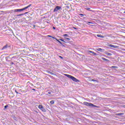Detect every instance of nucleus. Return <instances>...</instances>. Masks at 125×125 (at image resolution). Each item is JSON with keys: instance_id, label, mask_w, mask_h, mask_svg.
<instances>
[{"instance_id": "obj_19", "label": "nucleus", "mask_w": 125, "mask_h": 125, "mask_svg": "<svg viewBox=\"0 0 125 125\" xmlns=\"http://www.w3.org/2000/svg\"><path fill=\"white\" fill-rule=\"evenodd\" d=\"M63 37H66L67 38H69V35L68 34H63Z\"/></svg>"}, {"instance_id": "obj_3", "label": "nucleus", "mask_w": 125, "mask_h": 125, "mask_svg": "<svg viewBox=\"0 0 125 125\" xmlns=\"http://www.w3.org/2000/svg\"><path fill=\"white\" fill-rule=\"evenodd\" d=\"M38 108L39 109H40V110H42V112H46V110L42 105H39Z\"/></svg>"}, {"instance_id": "obj_16", "label": "nucleus", "mask_w": 125, "mask_h": 125, "mask_svg": "<svg viewBox=\"0 0 125 125\" xmlns=\"http://www.w3.org/2000/svg\"><path fill=\"white\" fill-rule=\"evenodd\" d=\"M111 68H112V69H118V66H112Z\"/></svg>"}, {"instance_id": "obj_9", "label": "nucleus", "mask_w": 125, "mask_h": 125, "mask_svg": "<svg viewBox=\"0 0 125 125\" xmlns=\"http://www.w3.org/2000/svg\"><path fill=\"white\" fill-rule=\"evenodd\" d=\"M30 6H32V4H30L28 6H27L24 8H23V10H26V9H28V8H29V7H30Z\"/></svg>"}, {"instance_id": "obj_29", "label": "nucleus", "mask_w": 125, "mask_h": 125, "mask_svg": "<svg viewBox=\"0 0 125 125\" xmlns=\"http://www.w3.org/2000/svg\"><path fill=\"white\" fill-rule=\"evenodd\" d=\"M15 92H16V93H17V94H18L19 93H18V92H17V90H15Z\"/></svg>"}, {"instance_id": "obj_12", "label": "nucleus", "mask_w": 125, "mask_h": 125, "mask_svg": "<svg viewBox=\"0 0 125 125\" xmlns=\"http://www.w3.org/2000/svg\"><path fill=\"white\" fill-rule=\"evenodd\" d=\"M97 37H98V38H101V39H104V36H102L101 35H100V34L97 35Z\"/></svg>"}, {"instance_id": "obj_28", "label": "nucleus", "mask_w": 125, "mask_h": 125, "mask_svg": "<svg viewBox=\"0 0 125 125\" xmlns=\"http://www.w3.org/2000/svg\"><path fill=\"white\" fill-rule=\"evenodd\" d=\"M13 58H16V57H13L11 58L10 59L11 60H12V59H13Z\"/></svg>"}, {"instance_id": "obj_5", "label": "nucleus", "mask_w": 125, "mask_h": 125, "mask_svg": "<svg viewBox=\"0 0 125 125\" xmlns=\"http://www.w3.org/2000/svg\"><path fill=\"white\" fill-rule=\"evenodd\" d=\"M21 11H24V9L22 8V9H17L14 10L15 12H21Z\"/></svg>"}, {"instance_id": "obj_13", "label": "nucleus", "mask_w": 125, "mask_h": 125, "mask_svg": "<svg viewBox=\"0 0 125 125\" xmlns=\"http://www.w3.org/2000/svg\"><path fill=\"white\" fill-rule=\"evenodd\" d=\"M85 9H86V10H88V11H91L92 12H93V10H91L90 8H86Z\"/></svg>"}, {"instance_id": "obj_30", "label": "nucleus", "mask_w": 125, "mask_h": 125, "mask_svg": "<svg viewBox=\"0 0 125 125\" xmlns=\"http://www.w3.org/2000/svg\"><path fill=\"white\" fill-rule=\"evenodd\" d=\"M50 75H52L53 76H54V73L51 72V73H50Z\"/></svg>"}, {"instance_id": "obj_44", "label": "nucleus", "mask_w": 125, "mask_h": 125, "mask_svg": "<svg viewBox=\"0 0 125 125\" xmlns=\"http://www.w3.org/2000/svg\"><path fill=\"white\" fill-rule=\"evenodd\" d=\"M123 13L125 14V11H124V12H123Z\"/></svg>"}, {"instance_id": "obj_11", "label": "nucleus", "mask_w": 125, "mask_h": 125, "mask_svg": "<svg viewBox=\"0 0 125 125\" xmlns=\"http://www.w3.org/2000/svg\"><path fill=\"white\" fill-rule=\"evenodd\" d=\"M97 50H98V51H100V52H103V51H104V49H101V48L97 49Z\"/></svg>"}, {"instance_id": "obj_27", "label": "nucleus", "mask_w": 125, "mask_h": 125, "mask_svg": "<svg viewBox=\"0 0 125 125\" xmlns=\"http://www.w3.org/2000/svg\"><path fill=\"white\" fill-rule=\"evenodd\" d=\"M79 15H80L81 16H84V15L83 14H79Z\"/></svg>"}, {"instance_id": "obj_34", "label": "nucleus", "mask_w": 125, "mask_h": 125, "mask_svg": "<svg viewBox=\"0 0 125 125\" xmlns=\"http://www.w3.org/2000/svg\"><path fill=\"white\" fill-rule=\"evenodd\" d=\"M73 29H75V30H78V28H77L76 27H73Z\"/></svg>"}, {"instance_id": "obj_31", "label": "nucleus", "mask_w": 125, "mask_h": 125, "mask_svg": "<svg viewBox=\"0 0 125 125\" xmlns=\"http://www.w3.org/2000/svg\"><path fill=\"white\" fill-rule=\"evenodd\" d=\"M92 82H96V80H94V79H92Z\"/></svg>"}, {"instance_id": "obj_26", "label": "nucleus", "mask_w": 125, "mask_h": 125, "mask_svg": "<svg viewBox=\"0 0 125 125\" xmlns=\"http://www.w3.org/2000/svg\"><path fill=\"white\" fill-rule=\"evenodd\" d=\"M52 93V91L48 92V94H51Z\"/></svg>"}, {"instance_id": "obj_17", "label": "nucleus", "mask_w": 125, "mask_h": 125, "mask_svg": "<svg viewBox=\"0 0 125 125\" xmlns=\"http://www.w3.org/2000/svg\"><path fill=\"white\" fill-rule=\"evenodd\" d=\"M50 104H51V105H53V104H54V103H55V102H54V101H51L50 102Z\"/></svg>"}, {"instance_id": "obj_18", "label": "nucleus", "mask_w": 125, "mask_h": 125, "mask_svg": "<svg viewBox=\"0 0 125 125\" xmlns=\"http://www.w3.org/2000/svg\"><path fill=\"white\" fill-rule=\"evenodd\" d=\"M116 115L117 116H122V115H124V113H120L116 114Z\"/></svg>"}, {"instance_id": "obj_24", "label": "nucleus", "mask_w": 125, "mask_h": 125, "mask_svg": "<svg viewBox=\"0 0 125 125\" xmlns=\"http://www.w3.org/2000/svg\"><path fill=\"white\" fill-rule=\"evenodd\" d=\"M21 92H22V93H26V92H27V91H25V90H22V91H21Z\"/></svg>"}, {"instance_id": "obj_14", "label": "nucleus", "mask_w": 125, "mask_h": 125, "mask_svg": "<svg viewBox=\"0 0 125 125\" xmlns=\"http://www.w3.org/2000/svg\"><path fill=\"white\" fill-rule=\"evenodd\" d=\"M102 60H104V61H106L107 62H108V61H109V60H107L105 58H102Z\"/></svg>"}, {"instance_id": "obj_7", "label": "nucleus", "mask_w": 125, "mask_h": 125, "mask_svg": "<svg viewBox=\"0 0 125 125\" xmlns=\"http://www.w3.org/2000/svg\"><path fill=\"white\" fill-rule=\"evenodd\" d=\"M108 46L109 47H113V48H117V47H118V46L114 45L113 44H109Z\"/></svg>"}, {"instance_id": "obj_37", "label": "nucleus", "mask_w": 125, "mask_h": 125, "mask_svg": "<svg viewBox=\"0 0 125 125\" xmlns=\"http://www.w3.org/2000/svg\"><path fill=\"white\" fill-rule=\"evenodd\" d=\"M93 124H94L93 125H96L94 124H95V122H93Z\"/></svg>"}, {"instance_id": "obj_36", "label": "nucleus", "mask_w": 125, "mask_h": 125, "mask_svg": "<svg viewBox=\"0 0 125 125\" xmlns=\"http://www.w3.org/2000/svg\"><path fill=\"white\" fill-rule=\"evenodd\" d=\"M47 73H48V74H50V73H51V72H50V71H48Z\"/></svg>"}, {"instance_id": "obj_41", "label": "nucleus", "mask_w": 125, "mask_h": 125, "mask_svg": "<svg viewBox=\"0 0 125 125\" xmlns=\"http://www.w3.org/2000/svg\"><path fill=\"white\" fill-rule=\"evenodd\" d=\"M11 65H13V64H14V62H11Z\"/></svg>"}, {"instance_id": "obj_20", "label": "nucleus", "mask_w": 125, "mask_h": 125, "mask_svg": "<svg viewBox=\"0 0 125 125\" xmlns=\"http://www.w3.org/2000/svg\"><path fill=\"white\" fill-rule=\"evenodd\" d=\"M64 39H65V41H70V40H71V39H70V38H66V37H65L64 38Z\"/></svg>"}, {"instance_id": "obj_39", "label": "nucleus", "mask_w": 125, "mask_h": 125, "mask_svg": "<svg viewBox=\"0 0 125 125\" xmlns=\"http://www.w3.org/2000/svg\"><path fill=\"white\" fill-rule=\"evenodd\" d=\"M53 29L54 30H55V29H56V28H55V27H53Z\"/></svg>"}, {"instance_id": "obj_35", "label": "nucleus", "mask_w": 125, "mask_h": 125, "mask_svg": "<svg viewBox=\"0 0 125 125\" xmlns=\"http://www.w3.org/2000/svg\"><path fill=\"white\" fill-rule=\"evenodd\" d=\"M60 58H61L62 59H63V57H61V56H59Z\"/></svg>"}, {"instance_id": "obj_38", "label": "nucleus", "mask_w": 125, "mask_h": 125, "mask_svg": "<svg viewBox=\"0 0 125 125\" xmlns=\"http://www.w3.org/2000/svg\"><path fill=\"white\" fill-rule=\"evenodd\" d=\"M33 27H33V29H35V27H36V25H33Z\"/></svg>"}, {"instance_id": "obj_40", "label": "nucleus", "mask_w": 125, "mask_h": 125, "mask_svg": "<svg viewBox=\"0 0 125 125\" xmlns=\"http://www.w3.org/2000/svg\"><path fill=\"white\" fill-rule=\"evenodd\" d=\"M32 90H34V91H36V89H32Z\"/></svg>"}, {"instance_id": "obj_22", "label": "nucleus", "mask_w": 125, "mask_h": 125, "mask_svg": "<svg viewBox=\"0 0 125 125\" xmlns=\"http://www.w3.org/2000/svg\"><path fill=\"white\" fill-rule=\"evenodd\" d=\"M23 15H24V13L17 15V16H23Z\"/></svg>"}, {"instance_id": "obj_32", "label": "nucleus", "mask_w": 125, "mask_h": 125, "mask_svg": "<svg viewBox=\"0 0 125 125\" xmlns=\"http://www.w3.org/2000/svg\"><path fill=\"white\" fill-rule=\"evenodd\" d=\"M23 14H24V15H25V14H28V12L23 13Z\"/></svg>"}, {"instance_id": "obj_4", "label": "nucleus", "mask_w": 125, "mask_h": 125, "mask_svg": "<svg viewBox=\"0 0 125 125\" xmlns=\"http://www.w3.org/2000/svg\"><path fill=\"white\" fill-rule=\"evenodd\" d=\"M62 7L59 6H57L54 9V12H57L58 10H60L61 9Z\"/></svg>"}, {"instance_id": "obj_25", "label": "nucleus", "mask_w": 125, "mask_h": 125, "mask_svg": "<svg viewBox=\"0 0 125 125\" xmlns=\"http://www.w3.org/2000/svg\"><path fill=\"white\" fill-rule=\"evenodd\" d=\"M8 107V105H6L4 106V108L5 109H6V108H7Z\"/></svg>"}, {"instance_id": "obj_23", "label": "nucleus", "mask_w": 125, "mask_h": 125, "mask_svg": "<svg viewBox=\"0 0 125 125\" xmlns=\"http://www.w3.org/2000/svg\"><path fill=\"white\" fill-rule=\"evenodd\" d=\"M48 37H49V38H52V39H54L55 40V39H56L55 37H52V36H50V35H48Z\"/></svg>"}, {"instance_id": "obj_42", "label": "nucleus", "mask_w": 125, "mask_h": 125, "mask_svg": "<svg viewBox=\"0 0 125 125\" xmlns=\"http://www.w3.org/2000/svg\"><path fill=\"white\" fill-rule=\"evenodd\" d=\"M31 86H34V84H31Z\"/></svg>"}, {"instance_id": "obj_33", "label": "nucleus", "mask_w": 125, "mask_h": 125, "mask_svg": "<svg viewBox=\"0 0 125 125\" xmlns=\"http://www.w3.org/2000/svg\"><path fill=\"white\" fill-rule=\"evenodd\" d=\"M88 24H92V22H90V21H89V22H88Z\"/></svg>"}, {"instance_id": "obj_8", "label": "nucleus", "mask_w": 125, "mask_h": 125, "mask_svg": "<svg viewBox=\"0 0 125 125\" xmlns=\"http://www.w3.org/2000/svg\"><path fill=\"white\" fill-rule=\"evenodd\" d=\"M88 52L89 53H92L93 55H97V54H96V53H94V52L92 51H88Z\"/></svg>"}, {"instance_id": "obj_2", "label": "nucleus", "mask_w": 125, "mask_h": 125, "mask_svg": "<svg viewBox=\"0 0 125 125\" xmlns=\"http://www.w3.org/2000/svg\"><path fill=\"white\" fill-rule=\"evenodd\" d=\"M83 104L84 105H85V106H89L90 107H97V105H94L93 104L87 102H83Z\"/></svg>"}, {"instance_id": "obj_1", "label": "nucleus", "mask_w": 125, "mask_h": 125, "mask_svg": "<svg viewBox=\"0 0 125 125\" xmlns=\"http://www.w3.org/2000/svg\"><path fill=\"white\" fill-rule=\"evenodd\" d=\"M64 76L68 78V79H71V80H72L73 82H75V83H80V80L77 79L76 78L72 76V75L68 74H64Z\"/></svg>"}, {"instance_id": "obj_10", "label": "nucleus", "mask_w": 125, "mask_h": 125, "mask_svg": "<svg viewBox=\"0 0 125 125\" xmlns=\"http://www.w3.org/2000/svg\"><path fill=\"white\" fill-rule=\"evenodd\" d=\"M59 41H61V42H65V43H69V42H66L65 41H64V40L62 39H59Z\"/></svg>"}, {"instance_id": "obj_43", "label": "nucleus", "mask_w": 125, "mask_h": 125, "mask_svg": "<svg viewBox=\"0 0 125 125\" xmlns=\"http://www.w3.org/2000/svg\"><path fill=\"white\" fill-rule=\"evenodd\" d=\"M6 58H9V56L7 57Z\"/></svg>"}, {"instance_id": "obj_45", "label": "nucleus", "mask_w": 125, "mask_h": 125, "mask_svg": "<svg viewBox=\"0 0 125 125\" xmlns=\"http://www.w3.org/2000/svg\"><path fill=\"white\" fill-rule=\"evenodd\" d=\"M46 95H48V94H46Z\"/></svg>"}, {"instance_id": "obj_21", "label": "nucleus", "mask_w": 125, "mask_h": 125, "mask_svg": "<svg viewBox=\"0 0 125 125\" xmlns=\"http://www.w3.org/2000/svg\"><path fill=\"white\" fill-rule=\"evenodd\" d=\"M5 48H7V45L4 46L2 49H5Z\"/></svg>"}, {"instance_id": "obj_15", "label": "nucleus", "mask_w": 125, "mask_h": 125, "mask_svg": "<svg viewBox=\"0 0 125 125\" xmlns=\"http://www.w3.org/2000/svg\"><path fill=\"white\" fill-rule=\"evenodd\" d=\"M105 54L106 55H107L108 56H111V55H112V54H111L110 53H108V52L105 53Z\"/></svg>"}, {"instance_id": "obj_6", "label": "nucleus", "mask_w": 125, "mask_h": 125, "mask_svg": "<svg viewBox=\"0 0 125 125\" xmlns=\"http://www.w3.org/2000/svg\"><path fill=\"white\" fill-rule=\"evenodd\" d=\"M55 40L57 41L60 43V44H61V45H62V46H63L64 47H65V45L63 44V43H62V42H61V41H60L59 40L57 39V38H56Z\"/></svg>"}]
</instances>
